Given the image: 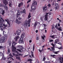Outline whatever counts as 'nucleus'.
<instances>
[{
    "mask_svg": "<svg viewBox=\"0 0 63 63\" xmlns=\"http://www.w3.org/2000/svg\"><path fill=\"white\" fill-rule=\"evenodd\" d=\"M8 26L7 24H5L4 23H3L1 24H0V28H1L0 29V30L1 31H2L3 30H5L6 29V28Z\"/></svg>",
    "mask_w": 63,
    "mask_h": 63,
    "instance_id": "1",
    "label": "nucleus"
},
{
    "mask_svg": "<svg viewBox=\"0 0 63 63\" xmlns=\"http://www.w3.org/2000/svg\"><path fill=\"white\" fill-rule=\"evenodd\" d=\"M25 36V34L23 33L21 35V37H22L20 38L19 41V44H24V42H23V38Z\"/></svg>",
    "mask_w": 63,
    "mask_h": 63,
    "instance_id": "2",
    "label": "nucleus"
},
{
    "mask_svg": "<svg viewBox=\"0 0 63 63\" xmlns=\"http://www.w3.org/2000/svg\"><path fill=\"white\" fill-rule=\"evenodd\" d=\"M37 2L36 1H34L33 3H32V5L31 6V9L32 11H34V10L36 9V7L34 5H37Z\"/></svg>",
    "mask_w": 63,
    "mask_h": 63,
    "instance_id": "3",
    "label": "nucleus"
},
{
    "mask_svg": "<svg viewBox=\"0 0 63 63\" xmlns=\"http://www.w3.org/2000/svg\"><path fill=\"white\" fill-rule=\"evenodd\" d=\"M5 39L6 37H2L0 38V43H3L5 42Z\"/></svg>",
    "mask_w": 63,
    "mask_h": 63,
    "instance_id": "4",
    "label": "nucleus"
},
{
    "mask_svg": "<svg viewBox=\"0 0 63 63\" xmlns=\"http://www.w3.org/2000/svg\"><path fill=\"white\" fill-rule=\"evenodd\" d=\"M17 13L16 14V16L17 17H18L19 16L21 15L22 14L23 12L22 11H20L19 10L17 11Z\"/></svg>",
    "mask_w": 63,
    "mask_h": 63,
    "instance_id": "5",
    "label": "nucleus"
},
{
    "mask_svg": "<svg viewBox=\"0 0 63 63\" xmlns=\"http://www.w3.org/2000/svg\"><path fill=\"white\" fill-rule=\"evenodd\" d=\"M12 51L13 52H16V53H17V54H19V53H18V51L16 50V47L15 46H13L12 47Z\"/></svg>",
    "mask_w": 63,
    "mask_h": 63,
    "instance_id": "6",
    "label": "nucleus"
},
{
    "mask_svg": "<svg viewBox=\"0 0 63 63\" xmlns=\"http://www.w3.org/2000/svg\"><path fill=\"white\" fill-rule=\"evenodd\" d=\"M17 47V50H18V49H20V50L19 51L20 52H22V51H21V50H22V48H23V47H22V46L19 45Z\"/></svg>",
    "mask_w": 63,
    "mask_h": 63,
    "instance_id": "7",
    "label": "nucleus"
},
{
    "mask_svg": "<svg viewBox=\"0 0 63 63\" xmlns=\"http://www.w3.org/2000/svg\"><path fill=\"white\" fill-rule=\"evenodd\" d=\"M21 32V31L18 30L16 31V33H14V34L15 35H16V34H17L18 36V35H20V33Z\"/></svg>",
    "mask_w": 63,
    "mask_h": 63,
    "instance_id": "8",
    "label": "nucleus"
},
{
    "mask_svg": "<svg viewBox=\"0 0 63 63\" xmlns=\"http://www.w3.org/2000/svg\"><path fill=\"white\" fill-rule=\"evenodd\" d=\"M28 20H26L24 22V25L27 26H28Z\"/></svg>",
    "mask_w": 63,
    "mask_h": 63,
    "instance_id": "9",
    "label": "nucleus"
},
{
    "mask_svg": "<svg viewBox=\"0 0 63 63\" xmlns=\"http://www.w3.org/2000/svg\"><path fill=\"white\" fill-rule=\"evenodd\" d=\"M47 6L43 7V9L44 12H47Z\"/></svg>",
    "mask_w": 63,
    "mask_h": 63,
    "instance_id": "10",
    "label": "nucleus"
},
{
    "mask_svg": "<svg viewBox=\"0 0 63 63\" xmlns=\"http://www.w3.org/2000/svg\"><path fill=\"white\" fill-rule=\"evenodd\" d=\"M7 1V0H3V2L4 4L5 5H7V4H8V3Z\"/></svg>",
    "mask_w": 63,
    "mask_h": 63,
    "instance_id": "11",
    "label": "nucleus"
},
{
    "mask_svg": "<svg viewBox=\"0 0 63 63\" xmlns=\"http://www.w3.org/2000/svg\"><path fill=\"white\" fill-rule=\"evenodd\" d=\"M50 37L52 38L53 39H55V38H57V37L56 36V35H50Z\"/></svg>",
    "mask_w": 63,
    "mask_h": 63,
    "instance_id": "12",
    "label": "nucleus"
},
{
    "mask_svg": "<svg viewBox=\"0 0 63 63\" xmlns=\"http://www.w3.org/2000/svg\"><path fill=\"white\" fill-rule=\"evenodd\" d=\"M16 44L17 43L15 42V41H13V42L12 43V47H13V46H15L16 45Z\"/></svg>",
    "mask_w": 63,
    "mask_h": 63,
    "instance_id": "13",
    "label": "nucleus"
},
{
    "mask_svg": "<svg viewBox=\"0 0 63 63\" xmlns=\"http://www.w3.org/2000/svg\"><path fill=\"white\" fill-rule=\"evenodd\" d=\"M16 59H18V60H20V56H18V55H16Z\"/></svg>",
    "mask_w": 63,
    "mask_h": 63,
    "instance_id": "14",
    "label": "nucleus"
},
{
    "mask_svg": "<svg viewBox=\"0 0 63 63\" xmlns=\"http://www.w3.org/2000/svg\"><path fill=\"white\" fill-rule=\"evenodd\" d=\"M47 16H48V15H46L45 16V18H44V19L45 20H48V18H47Z\"/></svg>",
    "mask_w": 63,
    "mask_h": 63,
    "instance_id": "15",
    "label": "nucleus"
},
{
    "mask_svg": "<svg viewBox=\"0 0 63 63\" xmlns=\"http://www.w3.org/2000/svg\"><path fill=\"white\" fill-rule=\"evenodd\" d=\"M5 21H6V22H7L8 24L9 25V27H11V25H10V24L9 23V21H8V20H7L6 19H5Z\"/></svg>",
    "mask_w": 63,
    "mask_h": 63,
    "instance_id": "16",
    "label": "nucleus"
},
{
    "mask_svg": "<svg viewBox=\"0 0 63 63\" xmlns=\"http://www.w3.org/2000/svg\"><path fill=\"white\" fill-rule=\"evenodd\" d=\"M37 25V21H36L34 23V27L35 28L36 27Z\"/></svg>",
    "mask_w": 63,
    "mask_h": 63,
    "instance_id": "17",
    "label": "nucleus"
},
{
    "mask_svg": "<svg viewBox=\"0 0 63 63\" xmlns=\"http://www.w3.org/2000/svg\"><path fill=\"white\" fill-rule=\"evenodd\" d=\"M23 5V3L22 2H21V3H20L18 5V6L19 7V8H20Z\"/></svg>",
    "mask_w": 63,
    "mask_h": 63,
    "instance_id": "18",
    "label": "nucleus"
},
{
    "mask_svg": "<svg viewBox=\"0 0 63 63\" xmlns=\"http://www.w3.org/2000/svg\"><path fill=\"white\" fill-rule=\"evenodd\" d=\"M12 2L11 1H9L8 3V5L10 7H11V5H12Z\"/></svg>",
    "mask_w": 63,
    "mask_h": 63,
    "instance_id": "19",
    "label": "nucleus"
},
{
    "mask_svg": "<svg viewBox=\"0 0 63 63\" xmlns=\"http://www.w3.org/2000/svg\"><path fill=\"white\" fill-rule=\"evenodd\" d=\"M9 45L10 47L11 46V45H12V42L11 41H9Z\"/></svg>",
    "mask_w": 63,
    "mask_h": 63,
    "instance_id": "20",
    "label": "nucleus"
},
{
    "mask_svg": "<svg viewBox=\"0 0 63 63\" xmlns=\"http://www.w3.org/2000/svg\"><path fill=\"white\" fill-rule=\"evenodd\" d=\"M0 19L2 20V21H3V22H4V21H5V20H4L3 19V18H2V17H1V16L0 15Z\"/></svg>",
    "mask_w": 63,
    "mask_h": 63,
    "instance_id": "21",
    "label": "nucleus"
},
{
    "mask_svg": "<svg viewBox=\"0 0 63 63\" xmlns=\"http://www.w3.org/2000/svg\"><path fill=\"white\" fill-rule=\"evenodd\" d=\"M4 8H5V10H6V11L8 10V7H7V6H4Z\"/></svg>",
    "mask_w": 63,
    "mask_h": 63,
    "instance_id": "22",
    "label": "nucleus"
},
{
    "mask_svg": "<svg viewBox=\"0 0 63 63\" xmlns=\"http://www.w3.org/2000/svg\"><path fill=\"white\" fill-rule=\"evenodd\" d=\"M31 17V16L30 15V13H29V15H28V19H29V18H30Z\"/></svg>",
    "mask_w": 63,
    "mask_h": 63,
    "instance_id": "23",
    "label": "nucleus"
},
{
    "mask_svg": "<svg viewBox=\"0 0 63 63\" xmlns=\"http://www.w3.org/2000/svg\"><path fill=\"white\" fill-rule=\"evenodd\" d=\"M19 36H18L16 37L15 38V40L16 41L17 39H18V38H19Z\"/></svg>",
    "mask_w": 63,
    "mask_h": 63,
    "instance_id": "24",
    "label": "nucleus"
},
{
    "mask_svg": "<svg viewBox=\"0 0 63 63\" xmlns=\"http://www.w3.org/2000/svg\"><path fill=\"white\" fill-rule=\"evenodd\" d=\"M3 12L1 14L3 16H4V14H5V11H4L2 10Z\"/></svg>",
    "mask_w": 63,
    "mask_h": 63,
    "instance_id": "25",
    "label": "nucleus"
},
{
    "mask_svg": "<svg viewBox=\"0 0 63 63\" xmlns=\"http://www.w3.org/2000/svg\"><path fill=\"white\" fill-rule=\"evenodd\" d=\"M31 19H32V18H31L28 21V23H30V22H31Z\"/></svg>",
    "mask_w": 63,
    "mask_h": 63,
    "instance_id": "26",
    "label": "nucleus"
},
{
    "mask_svg": "<svg viewBox=\"0 0 63 63\" xmlns=\"http://www.w3.org/2000/svg\"><path fill=\"white\" fill-rule=\"evenodd\" d=\"M3 54H2V52H0V56H2V58H3Z\"/></svg>",
    "mask_w": 63,
    "mask_h": 63,
    "instance_id": "27",
    "label": "nucleus"
},
{
    "mask_svg": "<svg viewBox=\"0 0 63 63\" xmlns=\"http://www.w3.org/2000/svg\"><path fill=\"white\" fill-rule=\"evenodd\" d=\"M27 62H29V61H30V62L31 61H32V60H31V59H28L27 60Z\"/></svg>",
    "mask_w": 63,
    "mask_h": 63,
    "instance_id": "28",
    "label": "nucleus"
},
{
    "mask_svg": "<svg viewBox=\"0 0 63 63\" xmlns=\"http://www.w3.org/2000/svg\"><path fill=\"white\" fill-rule=\"evenodd\" d=\"M7 51L8 52H9V53H10V52H11V51H10V48H8V49Z\"/></svg>",
    "mask_w": 63,
    "mask_h": 63,
    "instance_id": "29",
    "label": "nucleus"
},
{
    "mask_svg": "<svg viewBox=\"0 0 63 63\" xmlns=\"http://www.w3.org/2000/svg\"><path fill=\"white\" fill-rule=\"evenodd\" d=\"M50 56L51 57H53V58H55V57H54L55 56V55H50Z\"/></svg>",
    "mask_w": 63,
    "mask_h": 63,
    "instance_id": "30",
    "label": "nucleus"
},
{
    "mask_svg": "<svg viewBox=\"0 0 63 63\" xmlns=\"http://www.w3.org/2000/svg\"><path fill=\"white\" fill-rule=\"evenodd\" d=\"M55 6L56 7H57L58 6H59V4H58L57 3H55Z\"/></svg>",
    "mask_w": 63,
    "mask_h": 63,
    "instance_id": "31",
    "label": "nucleus"
},
{
    "mask_svg": "<svg viewBox=\"0 0 63 63\" xmlns=\"http://www.w3.org/2000/svg\"><path fill=\"white\" fill-rule=\"evenodd\" d=\"M58 8H59V6L55 7V10H57V9H58Z\"/></svg>",
    "mask_w": 63,
    "mask_h": 63,
    "instance_id": "32",
    "label": "nucleus"
},
{
    "mask_svg": "<svg viewBox=\"0 0 63 63\" xmlns=\"http://www.w3.org/2000/svg\"><path fill=\"white\" fill-rule=\"evenodd\" d=\"M43 18H44V17H40V19L41 21L43 20Z\"/></svg>",
    "mask_w": 63,
    "mask_h": 63,
    "instance_id": "33",
    "label": "nucleus"
},
{
    "mask_svg": "<svg viewBox=\"0 0 63 63\" xmlns=\"http://www.w3.org/2000/svg\"><path fill=\"white\" fill-rule=\"evenodd\" d=\"M35 49V45H34L33 46V50L32 51H34V49Z\"/></svg>",
    "mask_w": 63,
    "mask_h": 63,
    "instance_id": "34",
    "label": "nucleus"
},
{
    "mask_svg": "<svg viewBox=\"0 0 63 63\" xmlns=\"http://www.w3.org/2000/svg\"><path fill=\"white\" fill-rule=\"evenodd\" d=\"M58 41H59V40H58V39H56L55 40V43H57V42Z\"/></svg>",
    "mask_w": 63,
    "mask_h": 63,
    "instance_id": "35",
    "label": "nucleus"
},
{
    "mask_svg": "<svg viewBox=\"0 0 63 63\" xmlns=\"http://www.w3.org/2000/svg\"><path fill=\"white\" fill-rule=\"evenodd\" d=\"M51 45L53 47H55V46L54 45V44H53L52 43V44H51Z\"/></svg>",
    "mask_w": 63,
    "mask_h": 63,
    "instance_id": "36",
    "label": "nucleus"
},
{
    "mask_svg": "<svg viewBox=\"0 0 63 63\" xmlns=\"http://www.w3.org/2000/svg\"><path fill=\"white\" fill-rule=\"evenodd\" d=\"M61 27H60L58 29V30L59 31H62V29L61 28Z\"/></svg>",
    "mask_w": 63,
    "mask_h": 63,
    "instance_id": "37",
    "label": "nucleus"
},
{
    "mask_svg": "<svg viewBox=\"0 0 63 63\" xmlns=\"http://www.w3.org/2000/svg\"><path fill=\"white\" fill-rule=\"evenodd\" d=\"M16 21L17 22V24H19V22H18V19H16Z\"/></svg>",
    "mask_w": 63,
    "mask_h": 63,
    "instance_id": "38",
    "label": "nucleus"
},
{
    "mask_svg": "<svg viewBox=\"0 0 63 63\" xmlns=\"http://www.w3.org/2000/svg\"><path fill=\"white\" fill-rule=\"evenodd\" d=\"M46 60V58H45V57H44V58H43V60H42V61H45V60Z\"/></svg>",
    "mask_w": 63,
    "mask_h": 63,
    "instance_id": "39",
    "label": "nucleus"
},
{
    "mask_svg": "<svg viewBox=\"0 0 63 63\" xmlns=\"http://www.w3.org/2000/svg\"><path fill=\"white\" fill-rule=\"evenodd\" d=\"M23 13H25V9H24L23 10Z\"/></svg>",
    "mask_w": 63,
    "mask_h": 63,
    "instance_id": "40",
    "label": "nucleus"
},
{
    "mask_svg": "<svg viewBox=\"0 0 63 63\" xmlns=\"http://www.w3.org/2000/svg\"><path fill=\"white\" fill-rule=\"evenodd\" d=\"M48 7L49 8H50V6H51V5L50 4H49L48 5Z\"/></svg>",
    "mask_w": 63,
    "mask_h": 63,
    "instance_id": "41",
    "label": "nucleus"
},
{
    "mask_svg": "<svg viewBox=\"0 0 63 63\" xmlns=\"http://www.w3.org/2000/svg\"><path fill=\"white\" fill-rule=\"evenodd\" d=\"M46 63H50V61L48 62V61H46L45 62Z\"/></svg>",
    "mask_w": 63,
    "mask_h": 63,
    "instance_id": "42",
    "label": "nucleus"
},
{
    "mask_svg": "<svg viewBox=\"0 0 63 63\" xmlns=\"http://www.w3.org/2000/svg\"><path fill=\"white\" fill-rule=\"evenodd\" d=\"M3 46H0V49H3Z\"/></svg>",
    "mask_w": 63,
    "mask_h": 63,
    "instance_id": "43",
    "label": "nucleus"
},
{
    "mask_svg": "<svg viewBox=\"0 0 63 63\" xmlns=\"http://www.w3.org/2000/svg\"><path fill=\"white\" fill-rule=\"evenodd\" d=\"M51 48L52 49V50H53V51H54V50H55L54 47H51Z\"/></svg>",
    "mask_w": 63,
    "mask_h": 63,
    "instance_id": "44",
    "label": "nucleus"
},
{
    "mask_svg": "<svg viewBox=\"0 0 63 63\" xmlns=\"http://www.w3.org/2000/svg\"><path fill=\"white\" fill-rule=\"evenodd\" d=\"M58 48V49H62V47H61L60 48Z\"/></svg>",
    "mask_w": 63,
    "mask_h": 63,
    "instance_id": "45",
    "label": "nucleus"
},
{
    "mask_svg": "<svg viewBox=\"0 0 63 63\" xmlns=\"http://www.w3.org/2000/svg\"><path fill=\"white\" fill-rule=\"evenodd\" d=\"M39 38L38 37H36V40H39Z\"/></svg>",
    "mask_w": 63,
    "mask_h": 63,
    "instance_id": "46",
    "label": "nucleus"
},
{
    "mask_svg": "<svg viewBox=\"0 0 63 63\" xmlns=\"http://www.w3.org/2000/svg\"><path fill=\"white\" fill-rule=\"evenodd\" d=\"M0 21L1 23H2L3 22V21H2V20H1V19H0Z\"/></svg>",
    "mask_w": 63,
    "mask_h": 63,
    "instance_id": "47",
    "label": "nucleus"
},
{
    "mask_svg": "<svg viewBox=\"0 0 63 63\" xmlns=\"http://www.w3.org/2000/svg\"><path fill=\"white\" fill-rule=\"evenodd\" d=\"M52 41H53V40H52V39H51V40H50L49 41V42H50V43L51 42H52Z\"/></svg>",
    "mask_w": 63,
    "mask_h": 63,
    "instance_id": "48",
    "label": "nucleus"
},
{
    "mask_svg": "<svg viewBox=\"0 0 63 63\" xmlns=\"http://www.w3.org/2000/svg\"><path fill=\"white\" fill-rule=\"evenodd\" d=\"M12 58V57H9L8 58V59H10V60H11L12 59V58Z\"/></svg>",
    "mask_w": 63,
    "mask_h": 63,
    "instance_id": "49",
    "label": "nucleus"
},
{
    "mask_svg": "<svg viewBox=\"0 0 63 63\" xmlns=\"http://www.w3.org/2000/svg\"><path fill=\"white\" fill-rule=\"evenodd\" d=\"M42 38L43 39V40H45V38L43 36H42Z\"/></svg>",
    "mask_w": 63,
    "mask_h": 63,
    "instance_id": "50",
    "label": "nucleus"
},
{
    "mask_svg": "<svg viewBox=\"0 0 63 63\" xmlns=\"http://www.w3.org/2000/svg\"><path fill=\"white\" fill-rule=\"evenodd\" d=\"M30 23H28V24H29L28 25V26L29 27H30Z\"/></svg>",
    "mask_w": 63,
    "mask_h": 63,
    "instance_id": "51",
    "label": "nucleus"
},
{
    "mask_svg": "<svg viewBox=\"0 0 63 63\" xmlns=\"http://www.w3.org/2000/svg\"><path fill=\"white\" fill-rule=\"evenodd\" d=\"M22 18H20V17H19L18 18V19H19V20H21V19H22Z\"/></svg>",
    "mask_w": 63,
    "mask_h": 63,
    "instance_id": "52",
    "label": "nucleus"
},
{
    "mask_svg": "<svg viewBox=\"0 0 63 63\" xmlns=\"http://www.w3.org/2000/svg\"><path fill=\"white\" fill-rule=\"evenodd\" d=\"M43 25L44 26V27H46V26H47V25H45V24H44Z\"/></svg>",
    "mask_w": 63,
    "mask_h": 63,
    "instance_id": "53",
    "label": "nucleus"
},
{
    "mask_svg": "<svg viewBox=\"0 0 63 63\" xmlns=\"http://www.w3.org/2000/svg\"><path fill=\"white\" fill-rule=\"evenodd\" d=\"M40 52H42V50H41L40 49L38 50Z\"/></svg>",
    "mask_w": 63,
    "mask_h": 63,
    "instance_id": "54",
    "label": "nucleus"
},
{
    "mask_svg": "<svg viewBox=\"0 0 63 63\" xmlns=\"http://www.w3.org/2000/svg\"><path fill=\"white\" fill-rule=\"evenodd\" d=\"M18 55V56H20V55H21V56H22V55H23L22 54H19V55Z\"/></svg>",
    "mask_w": 63,
    "mask_h": 63,
    "instance_id": "55",
    "label": "nucleus"
},
{
    "mask_svg": "<svg viewBox=\"0 0 63 63\" xmlns=\"http://www.w3.org/2000/svg\"><path fill=\"white\" fill-rule=\"evenodd\" d=\"M55 28H57V27H58V26H57V24L56 25V26H55Z\"/></svg>",
    "mask_w": 63,
    "mask_h": 63,
    "instance_id": "56",
    "label": "nucleus"
},
{
    "mask_svg": "<svg viewBox=\"0 0 63 63\" xmlns=\"http://www.w3.org/2000/svg\"><path fill=\"white\" fill-rule=\"evenodd\" d=\"M31 1V0H28V1L27 2L28 3H29V2H30Z\"/></svg>",
    "mask_w": 63,
    "mask_h": 63,
    "instance_id": "57",
    "label": "nucleus"
},
{
    "mask_svg": "<svg viewBox=\"0 0 63 63\" xmlns=\"http://www.w3.org/2000/svg\"><path fill=\"white\" fill-rule=\"evenodd\" d=\"M52 31H53V29H54V27H52Z\"/></svg>",
    "mask_w": 63,
    "mask_h": 63,
    "instance_id": "58",
    "label": "nucleus"
},
{
    "mask_svg": "<svg viewBox=\"0 0 63 63\" xmlns=\"http://www.w3.org/2000/svg\"><path fill=\"white\" fill-rule=\"evenodd\" d=\"M58 27H59V26H60V24H58Z\"/></svg>",
    "mask_w": 63,
    "mask_h": 63,
    "instance_id": "59",
    "label": "nucleus"
},
{
    "mask_svg": "<svg viewBox=\"0 0 63 63\" xmlns=\"http://www.w3.org/2000/svg\"><path fill=\"white\" fill-rule=\"evenodd\" d=\"M3 6V5L1 4H0V7H2V6Z\"/></svg>",
    "mask_w": 63,
    "mask_h": 63,
    "instance_id": "60",
    "label": "nucleus"
},
{
    "mask_svg": "<svg viewBox=\"0 0 63 63\" xmlns=\"http://www.w3.org/2000/svg\"><path fill=\"white\" fill-rule=\"evenodd\" d=\"M29 43H31V42H32V40H30L29 41Z\"/></svg>",
    "mask_w": 63,
    "mask_h": 63,
    "instance_id": "61",
    "label": "nucleus"
},
{
    "mask_svg": "<svg viewBox=\"0 0 63 63\" xmlns=\"http://www.w3.org/2000/svg\"><path fill=\"white\" fill-rule=\"evenodd\" d=\"M31 55H32V57H34V54H32Z\"/></svg>",
    "mask_w": 63,
    "mask_h": 63,
    "instance_id": "62",
    "label": "nucleus"
},
{
    "mask_svg": "<svg viewBox=\"0 0 63 63\" xmlns=\"http://www.w3.org/2000/svg\"><path fill=\"white\" fill-rule=\"evenodd\" d=\"M61 58H62V62H63V57H62Z\"/></svg>",
    "mask_w": 63,
    "mask_h": 63,
    "instance_id": "63",
    "label": "nucleus"
},
{
    "mask_svg": "<svg viewBox=\"0 0 63 63\" xmlns=\"http://www.w3.org/2000/svg\"><path fill=\"white\" fill-rule=\"evenodd\" d=\"M38 32V30H36V33H37Z\"/></svg>",
    "mask_w": 63,
    "mask_h": 63,
    "instance_id": "64",
    "label": "nucleus"
}]
</instances>
